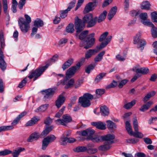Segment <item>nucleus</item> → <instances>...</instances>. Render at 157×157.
Here are the masks:
<instances>
[{
	"label": "nucleus",
	"instance_id": "nucleus-1",
	"mask_svg": "<svg viewBox=\"0 0 157 157\" xmlns=\"http://www.w3.org/2000/svg\"><path fill=\"white\" fill-rule=\"evenodd\" d=\"M89 32L88 30L83 31L79 35V39L82 40L86 37V40H82L79 44L80 47H84V48L87 49L91 48L94 44L96 40L94 37L95 34L92 33L87 35Z\"/></svg>",
	"mask_w": 157,
	"mask_h": 157
},
{
	"label": "nucleus",
	"instance_id": "nucleus-2",
	"mask_svg": "<svg viewBox=\"0 0 157 157\" xmlns=\"http://www.w3.org/2000/svg\"><path fill=\"white\" fill-rule=\"evenodd\" d=\"M58 56L56 55L54 56L52 58L49 60V63H47L45 66L41 67L36 69L35 70H32L29 73L28 77L30 79L34 77V80H36L48 68L50 64L54 63L58 60Z\"/></svg>",
	"mask_w": 157,
	"mask_h": 157
},
{
	"label": "nucleus",
	"instance_id": "nucleus-3",
	"mask_svg": "<svg viewBox=\"0 0 157 157\" xmlns=\"http://www.w3.org/2000/svg\"><path fill=\"white\" fill-rule=\"evenodd\" d=\"M93 16L91 13H88L85 15L83 18L82 21L80 19H78L75 22V27L76 29V36L83 30L85 27V23L88 22L92 19Z\"/></svg>",
	"mask_w": 157,
	"mask_h": 157
},
{
	"label": "nucleus",
	"instance_id": "nucleus-4",
	"mask_svg": "<svg viewBox=\"0 0 157 157\" xmlns=\"http://www.w3.org/2000/svg\"><path fill=\"white\" fill-rule=\"evenodd\" d=\"M93 98L94 97L92 95L86 93L79 98L78 101L82 107L86 108L90 106L91 104L90 100Z\"/></svg>",
	"mask_w": 157,
	"mask_h": 157
},
{
	"label": "nucleus",
	"instance_id": "nucleus-5",
	"mask_svg": "<svg viewBox=\"0 0 157 157\" xmlns=\"http://www.w3.org/2000/svg\"><path fill=\"white\" fill-rule=\"evenodd\" d=\"M86 57L82 58L80 62L78 63L75 66L71 67L67 71L66 74L67 77L69 78L72 77L75 74V73L78 70L81 66V63H83Z\"/></svg>",
	"mask_w": 157,
	"mask_h": 157
},
{
	"label": "nucleus",
	"instance_id": "nucleus-6",
	"mask_svg": "<svg viewBox=\"0 0 157 157\" xmlns=\"http://www.w3.org/2000/svg\"><path fill=\"white\" fill-rule=\"evenodd\" d=\"M56 139V137L53 134L49 135L44 138L42 141V149L45 150L49 143L53 142Z\"/></svg>",
	"mask_w": 157,
	"mask_h": 157
},
{
	"label": "nucleus",
	"instance_id": "nucleus-7",
	"mask_svg": "<svg viewBox=\"0 0 157 157\" xmlns=\"http://www.w3.org/2000/svg\"><path fill=\"white\" fill-rule=\"evenodd\" d=\"M141 36V32H139L134 37V44H137L140 42V44L137 46V47L140 48L141 50H142L144 48V46L146 44V42L144 40H142L140 41V38Z\"/></svg>",
	"mask_w": 157,
	"mask_h": 157
},
{
	"label": "nucleus",
	"instance_id": "nucleus-8",
	"mask_svg": "<svg viewBox=\"0 0 157 157\" xmlns=\"http://www.w3.org/2000/svg\"><path fill=\"white\" fill-rule=\"evenodd\" d=\"M72 121L71 117L69 115L66 114L64 115L62 119H58L55 121L56 123L58 124L65 125Z\"/></svg>",
	"mask_w": 157,
	"mask_h": 157
},
{
	"label": "nucleus",
	"instance_id": "nucleus-9",
	"mask_svg": "<svg viewBox=\"0 0 157 157\" xmlns=\"http://www.w3.org/2000/svg\"><path fill=\"white\" fill-rule=\"evenodd\" d=\"M18 24L21 31L23 33H27L30 28V25L24 22V18L20 17L19 19Z\"/></svg>",
	"mask_w": 157,
	"mask_h": 157
},
{
	"label": "nucleus",
	"instance_id": "nucleus-10",
	"mask_svg": "<svg viewBox=\"0 0 157 157\" xmlns=\"http://www.w3.org/2000/svg\"><path fill=\"white\" fill-rule=\"evenodd\" d=\"M55 89L54 88H49L43 90L42 92L44 95V99L46 100L50 99L53 96L55 92Z\"/></svg>",
	"mask_w": 157,
	"mask_h": 157
},
{
	"label": "nucleus",
	"instance_id": "nucleus-11",
	"mask_svg": "<svg viewBox=\"0 0 157 157\" xmlns=\"http://www.w3.org/2000/svg\"><path fill=\"white\" fill-rule=\"evenodd\" d=\"M66 75L65 78L63 80H61L60 82L63 85H66L65 86V88L68 89L72 87L73 86L75 81L74 80L73 78H71L68 81L67 79L68 78H70L67 77L66 74Z\"/></svg>",
	"mask_w": 157,
	"mask_h": 157
},
{
	"label": "nucleus",
	"instance_id": "nucleus-12",
	"mask_svg": "<svg viewBox=\"0 0 157 157\" xmlns=\"http://www.w3.org/2000/svg\"><path fill=\"white\" fill-rule=\"evenodd\" d=\"M141 19L142 23L144 25L147 26L150 24L152 25L151 22L150 20L147 19L148 16L147 13H143L139 14Z\"/></svg>",
	"mask_w": 157,
	"mask_h": 157
},
{
	"label": "nucleus",
	"instance_id": "nucleus-13",
	"mask_svg": "<svg viewBox=\"0 0 157 157\" xmlns=\"http://www.w3.org/2000/svg\"><path fill=\"white\" fill-rule=\"evenodd\" d=\"M115 136L114 135L108 134L106 135L102 136L103 141L108 143L111 145L114 143V139Z\"/></svg>",
	"mask_w": 157,
	"mask_h": 157
},
{
	"label": "nucleus",
	"instance_id": "nucleus-14",
	"mask_svg": "<svg viewBox=\"0 0 157 157\" xmlns=\"http://www.w3.org/2000/svg\"><path fill=\"white\" fill-rule=\"evenodd\" d=\"M95 131L94 130L87 129L86 130L79 132V134L83 136H87V137H90L94 134Z\"/></svg>",
	"mask_w": 157,
	"mask_h": 157
},
{
	"label": "nucleus",
	"instance_id": "nucleus-15",
	"mask_svg": "<svg viewBox=\"0 0 157 157\" xmlns=\"http://www.w3.org/2000/svg\"><path fill=\"white\" fill-rule=\"evenodd\" d=\"M91 124L93 126H95L97 128L101 130H105L106 128V124L101 121L93 122Z\"/></svg>",
	"mask_w": 157,
	"mask_h": 157
},
{
	"label": "nucleus",
	"instance_id": "nucleus-16",
	"mask_svg": "<svg viewBox=\"0 0 157 157\" xmlns=\"http://www.w3.org/2000/svg\"><path fill=\"white\" fill-rule=\"evenodd\" d=\"M65 98L63 94H60L56 101V105L58 108H60L64 103Z\"/></svg>",
	"mask_w": 157,
	"mask_h": 157
},
{
	"label": "nucleus",
	"instance_id": "nucleus-17",
	"mask_svg": "<svg viewBox=\"0 0 157 157\" xmlns=\"http://www.w3.org/2000/svg\"><path fill=\"white\" fill-rule=\"evenodd\" d=\"M87 140H91L92 142L95 143H98L103 141L102 136H95L93 135H91L89 137L86 138Z\"/></svg>",
	"mask_w": 157,
	"mask_h": 157
},
{
	"label": "nucleus",
	"instance_id": "nucleus-18",
	"mask_svg": "<svg viewBox=\"0 0 157 157\" xmlns=\"http://www.w3.org/2000/svg\"><path fill=\"white\" fill-rule=\"evenodd\" d=\"M95 2H90L86 6L84 10V13H86L92 11L94 9V7L95 5Z\"/></svg>",
	"mask_w": 157,
	"mask_h": 157
},
{
	"label": "nucleus",
	"instance_id": "nucleus-19",
	"mask_svg": "<svg viewBox=\"0 0 157 157\" xmlns=\"http://www.w3.org/2000/svg\"><path fill=\"white\" fill-rule=\"evenodd\" d=\"M40 134L38 132H35L32 134L27 139L28 142H32L34 140H37L39 138Z\"/></svg>",
	"mask_w": 157,
	"mask_h": 157
},
{
	"label": "nucleus",
	"instance_id": "nucleus-20",
	"mask_svg": "<svg viewBox=\"0 0 157 157\" xmlns=\"http://www.w3.org/2000/svg\"><path fill=\"white\" fill-rule=\"evenodd\" d=\"M100 112L101 115L104 116H107L109 113V109L105 105L100 107Z\"/></svg>",
	"mask_w": 157,
	"mask_h": 157
},
{
	"label": "nucleus",
	"instance_id": "nucleus-21",
	"mask_svg": "<svg viewBox=\"0 0 157 157\" xmlns=\"http://www.w3.org/2000/svg\"><path fill=\"white\" fill-rule=\"evenodd\" d=\"M111 147V145L104 142L103 144L98 147V149L101 151H106L109 150Z\"/></svg>",
	"mask_w": 157,
	"mask_h": 157
},
{
	"label": "nucleus",
	"instance_id": "nucleus-22",
	"mask_svg": "<svg viewBox=\"0 0 157 157\" xmlns=\"http://www.w3.org/2000/svg\"><path fill=\"white\" fill-rule=\"evenodd\" d=\"M117 10V6L113 7L110 10L108 15V18L109 20H111L115 15Z\"/></svg>",
	"mask_w": 157,
	"mask_h": 157
},
{
	"label": "nucleus",
	"instance_id": "nucleus-23",
	"mask_svg": "<svg viewBox=\"0 0 157 157\" xmlns=\"http://www.w3.org/2000/svg\"><path fill=\"white\" fill-rule=\"evenodd\" d=\"M25 150L24 148L21 147H18L16 148L13 152H12L11 154H12L13 157H18L20 152L23 151Z\"/></svg>",
	"mask_w": 157,
	"mask_h": 157
},
{
	"label": "nucleus",
	"instance_id": "nucleus-24",
	"mask_svg": "<svg viewBox=\"0 0 157 157\" xmlns=\"http://www.w3.org/2000/svg\"><path fill=\"white\" fill-rule=\"evenodd\" d=\"M151 24L152 25L150 24L147 26L151 27V35L153 37L156 38L157 37V28L152 23Z\"/></svg>",
	"mask_w": 157,
	"mask_h": 157
},
{
	"label": "nucleus",
	"instance_id": "nucleus-25",
	"mask_svg": "<svg viewBox=\"0 0 157 157\" xmlns=\"http://www.w3.org/2000/svg\"><path fill=\"white\" fill-rule=\"evenodd\" d=\"M98 51L95 49H89L85 53V56L86 59H88L90 58L95 53H97Z\"/></svg>",
	"mask_w": 157,
	"mask_h": 157
},
{
	"label": "nucleus",
	"instance_id": "nucleus-26",
	"mask_svg": "<svg viewBox=\"0 0 157 157\" xmlns=\"http://www.w3.org/2000/svg\"><path fill=\"white\" fill-rule=\"evenodd\" d=\"M107 126L108 128L111 130V129H116L117 128L116 124L110 120H107L106 121Z\"/></svg>",
	"mask_w": 157,
	"mask_h": 157
},
{
	"label": "nucleus",
	"instance_id": "nucleus-27",
	"mask_svg": "<svg viewBox=\"0 0 157 157\" xmlns=\"http://www.w3.org/2000/svg\"><path fill=\"white\" fill-rule=\"evenodd\" d=\"M39 119V117L36 118V117H33L31 120L27 122L25 125L27 126L33 125L36 123Z\"/></svg>",
	"mask_w": 157,
	"mask_h": 157
},
{
	"label": "nucleus",
	"instance_id": "nucleus-28",
	"mask_svg": "<svg viewBox=\"0 0 157 157\" xmlns=\"http://www.w3.org/2000/svg\"><path fill=\"white\" fill-rule=\"evenodd\" d=\"M136 100H133L130 102L125 104L123 106V107L126 109H131L136 103Z\"/></svg>",
	"mask_w": 157,
	"mask_h": 157
},
{
	"label": "nucleus",
	"instance_id": "nucleus-29",
	"mask_svg": "<svg viewBox=\"0 0 157 157\" xmlns=\"http://www.w3.org/2000/svg\"><path fill=\"white\" fill-rule=\"evenodd\" d=\"M152 104V101H150L147 102L146 104L143 105L140 109L139 110L142 112H144L146 110H148Z\"/></svg>",
	"mask_w": 157,
	"mask_h": 157
},
{
	"label": "nucleus",
	"instance_id": "nucleus-30",
	"mask_svg": "<svg viewBox=\"0 0 157 157\" xmlns=\"http://www.w3.org/2000/svg\"><path fill=\"white\" fill-rule=\"evenodd\" d=\"M73 60V59L71 58L68 59L67 61L65 62L62 66V68L63 70H64L69 67L72 64Z\"/></svg>",
	"mask_w": 157,
	"mask_h": 157
},
{
	"label": "nucleus",
	"instance_id": "nucleus-31",
	"mask_svg": "<svg viewBox=\"0 0 157 157\" xmlns=\"http://www.w3.org/2000/svg\"><path fill=\"white\" fill-rule=\"evenodd\" d=\"M112 36H108L106 39L105 41V42H102L101 44L100 47L98 48L99 50H100L104 47H105L107 44L110 42Z\"/></svg>",
	"mask_w": 157,
	"mask_h": 157
},
{
	"label": "nucleus",
	"instance_id": "nucleus-32",
	"mask_svg": "<svg viewBox=\"0 0 157 157\" xmlns=\"http://www.w3.org/2000/svg\"><path fill=\"white\" fill-rule=\"evenodd\" d=\"M54 127L53 126H46L45 128V129L41 133V135L44 136H46L48 135L51 131L53 128Z\"/></svg>",
	"mask_w": 157,
	"mask_h": 157
},
{
	"label": "nucleus",
	"instance_id": "nucleus-33",
	"mask_svg": "<svg viewBox=\"0 0 157 157\" xmlns=\"http://www.w3.org/2000/svg\"><path fill=\"white\" fill-rule=\"evenodd\" d=\"M107 14V12L106 10H104L99 16L98 18L97 21L98 23H100L103 21L105 18Z\"/></svg>",
	"mask_w": 157,
	"mask_h": 157
},
{
	"label": "nucleus",
	"instance_id": "nucleus-34",
	"mask_svg": "<svg viewBox=\"0 0 157 157\" xmlns=\"http://www.w3.org/2000/svg\"><path fill=\"white\" fill-rule=\"evenodd\" d=\"M155 94V91H152L148 93L144 98L143 101L144 102H146L148 101L151 97L153 96Z\"/></svg>",
	"mask_w": 157,
	"mask_h": 157
},
{
	"label": "nucleus",
	"instance_id": "nucleus-35",
	"mask_svg": "<svg viewBox=\"0 0 157 157\" xmlns=\"http://www.w3.org/2000/svg\"><path fill=\"white\" fill-rule=\"evenodd\" d=\"M97 19L98 17H93L92 19L88 22L87 25V27L90 28L94 26L96 23Z\"/></svg>",
	"mask_w": 157,
	"mask_h": 157
},
{
	"label": "nucleus",
	"instance_id": "nucleus-36",
	"mask_svg": "<svg viewBox=\"0 0 157 157\" xmlns=\"http://www.w3.org/2000/svg\"><path fill=\"white\" fill-rule=\"evenodd\" d=\"M130 121H129L125 122V128L128 133L130 135H132L133 132H132V127L130 123Z\"/></svg>",
	"mask_w": 157,
	"mask_h": 157
},
{
	"label": "nucleus",
	"instance_id": "nucleus-37",
	"mask_svg": "<svg viewBox=\"0 0 157 157\" xmlns=\"http://www.w3.org/2000/svg\"><path fill=\"white\" fill-rule=\"evenodd\" d=\"M43 25V21L40 19L38 18L34 21V25L37 28L42 27Z\"/></svg>",
	"mask_w": 157,
	"mask_h": 157
},
{
	"label": "nucleus",
	"instance_id": "nucleus-38",
	"mask_svg": "<svg viewBox=\"0 0 157 157\" xmlns=\"http://www.w3.org/2000/svg\"><path fill=\"white\" fill-rule=\"evenodd\" d=\"M105 53V51H102L100 52L94 58L95 62L100 61L103 58V56Z\"/></svg>",
	"mask_w": 157,
	"mask_h": 157
},
{
	"label": "nucleus",
	"instance_id": "nucleus-39",
	"mask_svg": "<svg viewBox=\"0 0 157 157\" xmlns=\"http://www.w3.org/2000/svg\"><path fill=\"white\" fill-rule=\"evenodd\" d=\"M150 4L147 1L143 2L141 5V8L142 9L148 10L150 9Z\"/></svg>",
	"mask_w": 157,
	"mask_h": 157
},
{
	"label": "nucleus",
	"instance_id": "nucleus-40",
	"mask_svg": "<svg viewBox=\"0 0 157 157\" xmlns=\"http://www.w3.org/2000/svg\"><path fill=\"white\" fill-rule=\"evenodd\" d=\"M48 105V104H44L40 106L39 108L35 110V112H44L47 109Z\"/></svg>",
	"mask_w": 157,
	"mask_h": 157
},
{
	"label": "nucleus",
	"instance_id": "nucleus-41",
	"mask_svg": "<svg viewBox=\"0 0 157 157\" xmlns=\"http://www.w3.org/2000/svg\"><path fill=\"white\" fill-rule=\"evenodd\" d=\"M87 148L85 146H79L75 148L74 151L75 152H79L87 151Z\"/></svg>",
	"mask_w": 157,
	"mask_h": 157
},
{
	"label": "nucleus",
	"instance_id": "nucleus-42",
	"mask_svg": "<svg viewBox=\"0 0 157 157\" xmlns=\"http://www.w3.org/2000/svg\"><path fill=\"white\" fill-rule=\"evenodd\" d=\"M106 75L105 73H101L97 76L95 79V82L96 83H98Z\"/></svg>",
	"mask_w": 157,
	"mask_h": 157
},
{
	"label": "nucleus",
	"instance_id": "nucleus-43",
	"mask_svg": "<svg viewBox=\"0 0 157 157\" xmlns=\"http://www.w3.org/2000/svg\"><path fill=\"white\" fill-rule=\"evenodd\" d=\"M6 64L4 60V58H0V68L3 71H4L6 68Z\"/></svg>",
	"mask_w": 157,
	"mask_h": 157
},
{
	"label": "nucleus",
	"instance_id": "nucleus-44",
	"mask_svg": "<svg viewBox=\"0 0 157 157\" xmlns=\"http://www.w3.org/2000/svg\"><path fill=\"white\" fill-rule=\"evenodd\" d=\"M0 39L1 47L3 48L5 45V43L4 37V32L2 30H1L0 32Z\"/></svg>",
	"mask_w": 157,
	"mask_h": 157
},
{
	"label": "nucleus",
	"instance_id": "nucleus-45",
	"mask_svg": "<svg viewBox=\"0 0 157 157\" xmlns=\"http://www.w3.org/2000/svg\"><path fill=\"white\" fill-rule=\"evenodd\" d=\"M2 3L3 5V8L4 10V12L5 13L8 14V5L7 0H2Z\"/></svg>",
	"mask_w": 157,
	"mask_h": 157
},
{
	"label": "nucleus",
	"instance_id": "nucleus-46",
	"mask_svg": "<svg viewBox=\"0 0 157 157\" xmlns=\"http://www.w3.org/2000/svg\"><path fill=\"white\" fill-rule=\"evenodd\" d=\"M14 127L12 126H2L0 127V132L2 131L13 129Z\"/></svg>",
	"mask_w": 157,
	"mask_h": 157
},
{
	"label": "nucleus",
	"instance_id": "nucleus-47",
	"mask_svg": "<svg viewBox=\"0 0 157 157\" xmlns=\"http://www.w3.org/2000/svg\"><path fill=\"white\" fill-rule=\"evenodd\" d=\"M74 25L72 24H70L66 27V30L68 33H72L74 31Z\"/></svg>",
	"mask_w": 157,
	"mask_h": 157
},
{
	"label": "nucleus",
	"instance_id": "nucleus-48",
	"mask_svg": "<svg viewBox=\"0 0 157 157\" xmlns=\"http://www.w3.org/2000/svg\"><path fill=\"white\" fill-rule=\"evenodd\" d=\"M139 130L137 131H135V132H133L131 136L140 138H141L143 137V135L141 132H139Z\"/></svg>",
	"mask_w": 157,
	"mask_h": 157
},
{
	"label": "nucleus",
	"instance_id": "nucleus-49",
	"mask_svg": "<svg viewBox=\"0 0 157 157\" xmlns=\"http://www.w3.org/2000/svg\"><path fill=\"white\" fill-rule=\"evenodd\" d=\"M59 141L61 145H65L67 143V138L65 137L63 135L60 138Z\"/></svg>",
	"mask_w": 157,
	"mask_h": 157
},
{
	"label": "nucleus",
	"instance_id": "nucleus-50",
	"mask_svg": "<svg viewBox=\"0 0 157 157\" xmlns=\"http://www.w3.org/2000/svg\"><path fill=\"white\" fill-rule=\"evenodd\" d=\"M76 2V0H73L72 1H71L68 4V6L67 9V10L68 11H69L71 10V9H72L75 6V4Z\"/></svg>",
	"mask_w": 157,
	"mask_h": 157
},
{
	"label": "nucleus",
	"instance_id": "nucleus-51",
	"mask_svg": "<svg viewBox=\"0 0 157 157\" xmlns=\"http://www.w3.org/2000/svg\"><path fill=\"white\" fill-rule=\"evenodd\" d=\"M151 19L153 22L157 23V13L155 11L151 13Z\"/></svg>",
	"mask_w": 157,
	"mask_h": 157
},
{
	"label": "nucleus",
	"instance_id": "nucleus-52",
	"mask_svg": "<svg viewBox=\"0 0 157 157\" xmlns=\"http://www.w3.org/2000/svg\"><path fill=\"white\" fill-rule=\"evenodd\" d=\"M133 124L135 131L138 130V121L136 117H135L133 120Z\"/></svg>",
	"mask_w": 157,
	"mask_h": 157
},
{
	"label": "nucleus",
	"instance_id": "nucleus-53",
	"mask_svg": "<svg viewBox=\"0 0 157 157\" xmlns=\"http://www.w3.org/2000/svg\"><path fill=\"white\" fill-rule=\"evenodd\" d=\"M87 153L89 154H93L97 153L98 151V149L97 148H87Z\"/></svg>",
	"mask_w": 157,
	"mask_h": 157
},
{
	"label": "nucleus",
	"instance_id": "nucleus-54",
	"mask_svg": "<svg viewBox=\"0 0 157 157\" xmlns=\"http://www.w3.org/2000/svg\"><path fill=\"white\" fill-rule=\"evenodd\" d=\"M117 85V82L113 80V82L109 85H107L106 88V89H109L112 88H114Z\"/></svg>",
	"mask_w": 157,
	"mask_h": 157
},
{
	"label": "nucleus",
	"instance_id": "nucleus-55",
	"mask_svg": "<svg viewBox=\"0 0 157 157\" xmlns=\"http://www.w3.org/2000/svg\"><path fill=\"white\" fill-rule=\"evenodd\" d=\"M12 151L8 150L5 149L0 151V156H4L11 154Z\"/></svg>",
	"mask_w": 157,
	"mask_h": 157
},
{
	"label": "nucleus",
	"instance_id": "nucleus-56",
	"mask_svg": "<svg viewBox=\"0 0 157 157\" xmlns=\"http://www.w3.org/2000/svg\"><path fill=\"white\" fill-rule=\"evenodd\" d=\"M139 141V139L135 138L129 139L126 140L127 143L132 144H136Z\"/></svg>",
	"mask_w": 157,
	"mask_h": 157
},
{
	"label": "nucleus",
	"instance_id": "nucleus-57",
	"mask_svg": "<svg viewBox=\"0 0 157 157\" xmlns=\"http://www.w3.org/2000/svg\"><path fill=\"white\" fill-rule=\"evenodd\" d=\"M95 65L92 64H90L85 69V72L89 74L90 71L92 70L95 67Z\"/></svg>",
	"mask_w": 157,
	"mask_h": 157
},
{
	"label": "nucleus",
	"instance_id": "nucleus-58",
	"mask_svg": "<svg viewBox=\"0 0 157 157\" xmlns=\"http://www.w3.org/2000/svg\"><path fill=\"white\" fill-rule=\"evenodd\" d=\"M68 12L67 9L61 11L60 14V17L62 18H64L66 17L67 15V13Z\"/></svg>",
	"mask_w": 157,
	"mask_h": 157
},
{
	"label": "nucleus",
	"instance_id": "nucleus-59",
	"mask_svg": "<svg viewBox=\"0 0 157 157\" xmlns=\"http://www.w3.org/2000/svg\"><path fill=\"white\" fill-rule=\"evenodd\" d=\"M65 108V106H63L59 112L56 114L55 117L58 118L60 117L63 114Z\"/></svg>",
	"mask_w": 157,
	"mask_h": 157
},
{
	"label": "nucleus",
	"instance_id": "nucleus-60",
	"mask_svg": "<svg viewBox=\"0 0 157 157\" xmlns=\"http://www.w3.org/2000/svg\"><path fill=\"white\" fill-rule=\"evenodd\" d=\"M67 39L64 38H62L59 41L58 45L60 46H63L65 45V44L67 42Z\"/></svg>",
	"mask_w": 157,
	"mask_h": 157
},
{
	"label": "nucleus",
	"instance_id": "nucleus-61",
	"mask_svg": "<svg viewBox=\"0 0 157 157\" xmlns=\"http://www.w3.org/2000/svg\"><path fill=\"white\" fill-rule=\"evenodd\" d=\"M25 20L24 18V22L25 23L28 24H29L31 22V19L30 17L27 14H25Z\"/></svg>",
	"mask_w": 157,
	"mask_h": 157
},
{
	"label": "nucleus",
	"instance_id": "nucleus-62",
	"mask_svg": "<svg viewBox=\"0 0 157 157\" xmlns=\"http://www.w3.org/2000/svg\"><path fill=\"white\" fill-rule=\"evenodd\" d=\"M149 71V69L147 67L140 68L139 73L146 74Z\"/></svg>",
	"mask_w": 157,
	"mask_h": 157
},
{
	"label": "nucleus",
	"instance_id": "nucleus-63",
	"mask_svg": "<svg viewBox=\"0 0 157 157\" xmlns=\"http://www.w3.org/2000/svg\"><path fill=\"white\" fill-rule=\"evenodd\" d=\"M108 34V32H105L103 33L100 36L99 39V41L100 42L103 41L104 39H105L106 36Z\"/></svg>",
	"mask_w": 157,
	"mask_h": 157
},
{
	"label": "nucleus",
	"instance_id": "nucleus-64",
	"mask_svg": "<svg viewBox=\"0 0 157 157\" xmlns=\"http://www.w3.org/2000/svg\"><path fill=\"white\" fill-rule=\"evenodd\" d=\"M105 92V90L103 89H98L96 91V94L100 96H101V95L103 94Z\"/></svg>",
	"mask_w": 157,
	"mask_h": 157
}]
</instances>
